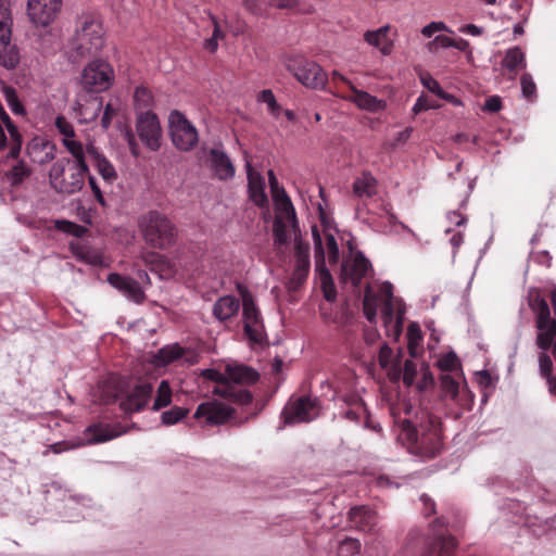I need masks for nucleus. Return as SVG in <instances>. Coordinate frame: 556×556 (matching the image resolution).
Returning <instances> with one entry per match:
<instances>
[{"mask_svg":"<svg viewBox=\"0 0 556 556\" xmlns=\"http://www.w3.org/2000/svg\"><path fill=\"white\" fill-rule=\"evenodd\" d=\"M397 441L407 452L421 459H433L444 448V437L441 419L427 412L420 410L414 419L394 417Z\"/></svg>","mask_w":556,"mask_h":556,"instance_id":"f257e3e1","label":"nucleus"},{"mask_svg":"<svg viewBox=\"0 0 556 556\" xmlns=\"http://www.w3.org/2000/svg\"><path fill=\"white\" fill-rule=\"evenodd\" d=\"M154 387L149 381L139 380L128 386L125 380L111 378L103 389V401L109 404L121 400L119 406L125 413L142 410L150 402Z\"/></svg>","mask_w":556,"mask_h":556,"instance_id":"f03ea898","label":"nucleus"},{"mask_svg":"<svg viewBox=\"0 0 556 556\" xmlns=\"http://www.w3.org/2000/svg\"><path fill=\"white\" fill-rule=\"evenodd\" d=\"M104 47L102 22L92 14L83 15L71 40V58L85 59L97 55Z\"/></svg>","mask_w":556,"mask_h":556,"instance_id":"7ed1b4c3","label":"nucleus"},{"mask_svg":"<svg viewBox=\"0 0 556 556\" xmlns=\"http://www.w3.org/2000/svg\"><path fill=\"white\" fill-rule=\"evenodd\" d=\"M138 227L146 243L153 249L166 250L176 243L178 236L176 225L156 210L141 215Z\"/></svg>","mask_w":556,"mask_h":556,"instance_id":"20e7f679","label":"nucleus"},{"mask_svg":"<svg viewBox=\"0 0 556 556\" xmlns=\"http://www.w3.org/2000/svg\"><path fill=\"white\" fill-rule=\"evenodd\" d=\"M88 173L86 162H72V159L63 157L51 166L49 179L56 192L73 194L81 190Z\"/></svg>","mask_w":556,"mask_h":556,"instance_id":"39448f33","label":"nucleus"},{"mask_svg":"<svg viewBox=\"0 0 556 556\" xmlns=\"http://www.w3.org/2000/svg\"><path fill=\"white\" fill-rule=\"evenodd\" d=\"M320 401L316 396H291L281 412L285 425L311 422L320 415Z\"/></svg>","mask_w":556,"mask_h":556,"instance_id":"423d86ee","label":"nucleus"},{"mask_svg":"<svg viewBox=\"0 0 556 556\" xmlns=\"http://www.w3.org/2000/svg\"><path fill=\"white\" fill-rule=\"evenodd\" d=\"M286 67L305 87L313 89L324 88L328 81L324 70L316 62L304 56H289Z\"/></svg>","mask_w":556,"mask_h":556,"instance_id":"0eeeda50","label":"nucleus"},{"mask_svg":"<svg viewBox=\"0 0 556 556\" xmlns=\"http://www.w3.org/2000/svg\"><path fill=\"white\" fill-rule=\"evenodd\" d=\"M115 79L113 66L104 60L91 61L81 73V85L90 92H103L108 90Z\"/></svg>","mask_w":556,"mask_h":556,"instance_id":"6e6552de","label":"nucleus"},{"mask_svg":"<svg viewBox=\"0 0 556 556\" xmlns=\"http://www.w3.org/2000/svg\"><path fill=\"white\" fill-rule=\"evenodd\" d=\"M169 129L174 146L181 151L192 150L199 142L198 130L181 112H170Z\"/></svg>","mask_w":556,"mask_h":556,"instance_id":"1a4fd4ad","label":"nucleus"},{"mask_svg":"<svg viewBox=\"0 0 556 556\" xmlns=\"http://www.w3.org/2000/svg\"><path fill=\"white\" fill-rule=\"evenodd\" d=\"M201 377L219 384L214 388V394L227 399L236 404L248 405L253 400V395L249 390L239 388L232 383H227L226 371L223 374L217 369L208 368L201 371Z\"/></svg>","mask_w":556,"mask_h":556,"instance_id":"9d476101","label":"nucleus"},{"mask_svg":"<svg viewBox=\"0 0 556 556\" xmlns=\"http://www.w3.org/2000/svg\"><path fill=\"white\" fill-rule=\"evenodd\" d=\"M312 236L315 245L316 271L319 274L323 293L327 301L332 302L337 298V291L331 274L325 263V249L323 245L321 235L317 226L312 227Z\"/></svg>","mask_w":556,"mask_h":556,"instance_id":"9b49d317","label":"nucleus"},{"mask_svg":"<svg viewBox=\"0 0 556 556\" xmlns=\"http://www.w3.org/2000/svg\"><path fill=\"white\" fill-rule=\"evenodd\" d=\"M62 0H27V16L40 27H47L61 12Z\"/></svg>","mask_w":556,"mask_h":556,"instance_id":"f8f14e48","label":"nucleus"},{"mask_svg":"<svg viewBox=\"0 0 556 556\" xmlns=\"http://www.w3.org/2000/svg\"><path fill=\"white\" fill-rule=\"evenodd\" d=\"M136 129L140 140L152 151L160 148L161 126L156 114L151 111L139 114Z\"/></svg>","mask_w":556,"mask_h":556,"instance_id":"ddd939ff","label":"nucleus"},{"mask_svg":"<svg viewBox=\"0 0 556 556\" xmlns=\"http://www.w3.org/2000/svg\"><path fill=\"white\" fill-rule=\"evenodd\" d=\"M243 323L247 337L253 342H261L264 326L261 313L250 294L243 296Z\"/></svg>","mask_w":556,"mask_h":556,"instance_id":"4468645a","label":"nucleus"},{"mask_svg":"<svg viewBox=\"0 0 556 556\" xmlns=\"http://www.w3.org/2000/svg\"><path fill=\"white\" fill-rule=\"evenodd\" d=\"M369 270H371L370 262L362 252H356L352 258L345 260L342 263L341 278L343 281H350L356 289Z\"/></svg>","mask_w":556,"mask_h":556,"instance_id":"2eb2a0df","label":"nucleus"},{"mask_svg":"<svg viewBox=\"0 0 556 556\" xmlns=\"http://www.w3.org/2000/svg\"><path fill=\"white\" fill-rule=\"evenodd\" d=\"M235 415V409L217 401L201 403L194 418L204 419L208 425H224Z\"/></svg>","mask_w":556,"mask_h":556,"instance_id":"dca6fc26","label":"nucleus"},{"mask_svg":"<svg viewBox=\"0 0 556 556\" xmlns=\"http://www.w3.org/2000/svg\"><path fill=\"white\" fill-rule=\"evenodd\" d=\"M443 523L438 519L432 525L433 539L428 543L425 556H454L456 540L441 530Z\"/></svg>","mask_w":556,"mask_h":556,"instance_id":"f3484780","label":"nucleus"},{"mask_svg":"<svg viewBox=\"0 0 556 556\" xmlns=\"http://www.w3.org/2000/svg\"><path fill=\"white\" fill-rule=\"evenodd\" d=\"M108 282L136 303H142L146 299V294L139 282L130 277L112 273L108 276Z\"/></svg>","mask_w":556,"mask_h":556,"instance_id":"a211bd4d","label":"nucleus"},{"mask_svg":"<svg viewBox=\"0 0 556 556\" xmlns=\"http://www.w3.org/2000/svg\"><path fill=\"white\" fill-rule=\"evenodd\" d=\"M181 357L189 364L198 362V354L185 350L179 344L166 345L160 349L153 356V363L157 366H166Z\"/></svg>","mask_w":556,"mask_h":556,"instance_id":"6ab92c4d","label":"nucleus"},{"mask_svg":"<svg viewBox=\"0 0 556 556\" xmlns=\"http://www.w3.org/2000/svg\"><path fill=\"white\" fill-rule=\"evenodd\" d=\"M391 25L387 24L375 30H366L364 40L369 46L377 48L382 55H390L394 50V40L389 37Z\"/></svg>","mask_w":556,"mask_h":556,"instance_id":"aec40b11","label":"nucleus"},{"mask_svg":"<svg viewBox=\"0 0 556 556\" xmlns=\"http://www.w3.org/2000/svg\"><path fill=\"white\" fill-rule=\"evenodd\" d=\"M208 161L212 170L219 180H228L235 176V166L224 151L217 148L211 149Z\"/></svg>","mask_w":556,"mask_h":556,"instance_id":"412c9836","label":"nucleus"},{"mask_svg":"<svg viewBox=\"0 0 556 556\" xmlns=\"http://www.w3.org/2000/svg\"><path fill=\"white\" fill-rule=\"evenodd\" d=\"M349 520L351 525L364 532H371L378 521L376 511L367 506H355L349 511Z\"/></svg>","mask_w":556,"mask_h":556,"instance_id":"4be33fe9","label":"nucleus"},{"mask_svg":"<svg viewBox=\"0 0 556 556\" xmlns=\"http://www.w3.org/2000/svg\"><path fill=\"white\" fill-rule=\"evenodd\" d=\"M405 308L401 300L386 299L381 308V317L386 327L393 325L396 332L401 331Z\"/></svg>","mask_w":556,"mask_h":556,"instance_id":"5701e85b","label":"nucleus"},{"mask_svg":"<svg viewBox=\"0 0 556 556\" xmlns=\"http://www.w3.org/2000/svg\"><path fill=\"white\" fill-rule=\"evenodd\" d=\"M342 99L352 101L359 109L367 110L369 112H378L384 108L383 101L370 93L356 89L355 86H351L349 93H338Z\"/></svg>","mask_w":556,"mask_h":556,"instance_id":"b1692460","label":"nucleus"},{"mask_svg":"<svg viewBox=\"0 0 556 556\" xmlns=\"http://www.w3.org/2000/svg\"><path fill=\"white\" fill-rule=\"evenodd\" d=\"M227 383L233 382L236 384H251L260 379V375L252 367L245 365H230L226 366Z\"/></svg>","mask_w":556,"mask_h":556,"instance_id":"393cba45","label":"nucleus"},{"mask_svg":"<svg viewBox=\"0 0 556 556\" xmlns=\"http://www.w3.org/2000/svg\"><path fill=\"white\" fill-rule=\"evenodd\" d=\"M86 152L105 182L112 184L117 179V173L113 164L94 146H88Z\"/></svg>","mask_w":556,"mask_h":556,"instance_id":"a878e982","label":"nucleus"},{"mask_svg":"<svg viewBox=\"0 0 556 556\" xmlns=\"http://www.w3.org/2000/svg\"><path fill=\"white\" fill-rule=\"evenodd\" d=\"M377 179L369 173L363 172L353 182V194L358 199H370L377 193Z\"/></svg>","mask_w":556,"mask_h":556,"instance_id":"bb28decb","label":"nucleus"},{"mask_svg":"<svg viewBox=\"0 0 556 556\" xmlns=\"http://www.w3.org/2000/svg\"><path fill=\"white\" fill-rule=\"evenodd\" d=\"M239 301L231 296L220 298L213 307V315L220 321L230 319L239 311Z\"/></svg>","mask_w":556,"mask_h":556,"instance_id":"cd10ccee","label":"nucleus"},{"mask_svg":"<svg viewBox=\"0 0 556 556\" xmlns=\"http://www.w3.org/2000/svg\"><path fill=\"white\" fill-rule=\"evenodd\" d=\"M274 199L277 206L276 217H281L285 222H291L294 226L296 222L295 210L285 189H281L280 193H276Z\"/></svg>","mask_w":556,"mask_h":556,"instance_id":"c85d7f7f","label":"nucleus"},{"mask_svg":"<svg viewBox=\"0 0 556 556\" xmlns=\"http://www.w3.org/2000/svg\"><path fill=\"white\" fill-rule=\"evenodd\" d=\"M71 249L78 260L87 264L92 266H102L104 264L103 255L97 249H93L87 244H71Z\"/></svg>","mask_w":556,"mask_h":556,"instance_id":"c756f323","label":"nucleus"},{"mask_svg":"<svg viewBox=\"0 0 556 556\" xmlns=\"http://www.w3.org/2000/svg\"><path fill=\"white\" fill-rule=\"evenodd\" d=\"M87 433L89 435V441L91 443H100L117 438L121 432L116 431L108 424H94L87 428Z\"/></svg>","mask_w":556,"mask_h":556,"instance_id":"7c9ffc66","label":"nucleus"},{"mask_svg":"<svg viewBox=\"0 0 556 556\" xmlns=\"http://www.w3.org/2000/svg\"><path fill=\"white\" fill-rule=\"evenodd\" d=\"M248 177H249V192L251 200L257 205L263 206L267 203V195L265 193V185L262 177L254 178L252 176V167L248 163Z\"/></svg>","mask_w":556,"mask_h":556,"instance_id":"2f4dec72","label":"nucleus"},{"mask_svg":"<svg viewBox=\"0 0 556 556\" xmlns=\"http://www.w3.org/2000/svg\"><path fill=\"white\" fill-rule=\"evenodd\" d=\"M54 147L48 142H30L27 146V154L34 162L45 164L53 160Z\"/></svg>","mask_w":556,"mask_h":556,"instance_id":"473e14b6","label":"nucleus"},{"mask_svg":"<svg viewBox=\"0 0 556 556\" xmlns=\"http://www.w3.org/2000/svg\"><path fill=\"white\" fill-rule=\"evenodd\" d=\"M309 260H295L294 269L288 282L290 290L296 291L306 281L309 273Z\"/></svg>","mask_w":556,"mask_h":556,"instance_id":"72a5a7b5","label":"nucleus"},{"mask_svg":"<svg viewBox=\"0 0 556 556\" xmlns=\"http://www.w3.org/2000/svg\"><path fill=\"white\" fill-rule=\"evenodd\" d=\"M502 65L510 73L516 74L519 67L526 66L525 53L519 47L508 49Z\"/></svg>","mask_w":556,"mask_h":556,"instance_id":"f704fd0d","label":"nucleus"},{"mask_svg":"<svg viewBox=\"0 0 556 556\" xmlns=\"http://www.w3.org/2000/svg\"><path fill=\"white\" fill-rule=\"evenodd\" d=\"M269 5L300 14H311L313 12V7L302 0H270Z\"/></svg>","mask_w":556,"mask_h":556,"instance_id":"c9c22d12","label":"nucleus"},{"mask_svg":"<svg viewBox=\"0 0 556 556\" xmlns=\"http://www.w3.org/2000/svg\"><path fill=\"white\" fill-rule=\"evenodd\" d=\"M20 63V52L16 46L2 45L0 48V65L7 70H14Z\"/></svg>","mask_w":556,"mask_h":556,"instance_id":"e433bc0d","label":"nucleus"},{"mask_svg":"<svg viewBox=\"0 0 556 556\" xmlns=\"http://www.w3.org/2000/svg\"><path fill=\"white\" fill-rule=\"evenodd\" d=\"M31 174L30 167L23 161L18 160L15 165L7 173V178L11 186H20Z\"/></svg>","mask_w":556,"mask_h":556,"instance_id":"4c0bfd02","label":"nucleus"},{"mask_svg":"<svg viewBox=\"0 0 556 556\" xmlns=\"http://www.w3.org/2000/svg\"><path fill=\"white\" fill-rule=\"evenodd\" d=\"M173 391L167 380H162L156 389L152 409L160 410L172 403Z\"/></svg>","mask_w":556,"mask_h":556,"instance_id":"58836bf2","label":"nucleus"},{"mask_svg":"<svg viewBox=\"0 0 556 556\" xmlns=\"http://www.w3.org/2000/svg\"><path fill=\"white\" fill-rule=\"evenodd\" d=\"M378 298L367 285L363 299V312L369 323L376 321Z\"/></svg>","mask_w":556,"mask_h":556,"instance_id":"ea45409f","label":"nucleus"},{"mask_svg":"<svg viewBox=\"0 0 556 556\" xmlns=\"http://www.w3.org/2000/svg\"><path fill=\"white\" fill-rule=\"evenodd\" d=\"M134 103L137 110H148L153 104V94L150 89L144 86L136 88L134 93Z\"/></svg>","mask_w":556,"mask_h":556,"instance_id":"a19ab883","label":"nucleus"},{"mask_svg":"<svg viewBox=\"0 0 556 556\" xmlns=\"http://www.w3.org/2000/svg\"><path fill=\"white\" fill-rule=\"evenodd\" d=\"M2 92L10 110L16 115H24L25 109L18 99L16 90L11 86H4Z\"/></svg>","mask_w":556,"mask_h":556,"instance_id":"79ce46f5","label":"nucleus"},{"mask_svg":"<svg viewBox=\"0 0 556 556\" xmlns=\"http://www.w3.org/2000/svg\"><path fill=\"white\" fill-rule=\"evenodd\" d=\"M257 101L267 104L268 112L274 117H278L281 111V106L276 101L274 92L270 89L262 90L257 96Z\"/></svg>","mask_w":556,"mask_h":556,"instance_id":"37998d69","label":"nucleus"},{"mask_svg":"<svg viewBox=\"0 0 556 556\" xmlns=\"http://www.w3.org/2000/svg\"><path fill=\"white\" fill-rule=\"evenodd\" d=\"M63 144L72 154V162H86L83 143L74 140V137L63 138Z\"/></svg>","mask_w":556,"mask_h":556,"instance_id":"c03bdc74","label":"nucleus"},{"mask_svg":"<svg viewBox=\"0 0 556 556\" xmlns=\"http://www.w3.org/2000/svg\"><path fill=\"white\" fill-rule=\"evenodd\" d=\"M55 228L76 238L85 236L88 231L85 226L65 219L55 220Z\"/></svg>","mask_w":556,"mask_h":556,"instance_id":"a18cd8bd","label":"nucleus"},{"mask_svg":"<svg viewBox=\"0 0 556 556\" xmlns=\"http://www.w3.org/2000/svg\"><path fill=\"white\" fill-rule=\"evenodd\" d=\"M189 414V409L175 406L169 410L162 414V422L166 426H172L182 420Z\"/></svg>","mask_w":556,"mask_h":556,"instance_id":"49530a36","label":"nucleus"},{"mask_svg":"<svg viewBox=\"0 0 556 556\" xmlns=\"http://www.w3.org/2000/svg\"><path fill=\"white\" fill-rule=\"evenodd\" d=\"M290 222H285L281 217H276L273 225V232L275 243L282 245L288 242V224Z\"/></svg>","mask_w":556,"mask_h":556,"instance_id":"de8ad7c7","label":"nucleus"},{"mask_svg":"<svg viewBox=\"0 0 556 556\" xmlns=\"http://www.w3.org/2000/svg\"><path fill=\"white\" fill-rule=\"evenodd\" d=\"M531 299H533L531 301V307L536 314V319H545L547 317H551L549 306L544 298L536 294Z\"/></svg>","mask_w":556,"mask_h":556,"instance_id":"09e8293b","label":"nucleus"},{"mask_svg":"<svg viewBox=\"0 0 556 556\" xmlns=\"http://www.w3.org/2000/svg\"><path fill=\"white\" fill-rule=\"evenodd\" d=\"M331 83L336 87L334 94L339 97L338 93H349L351 91V86H354L351 80L340 74L338 71H333L331 73Z\"/></svg>","mask_w":556,"mask_h":556,"instance_id":"8fccbe9b","label":"nucleus"},{"mask_svg":"<svg viewBox=\"0 0 556 556\" xmlns=\"http://www.w3.org/2000/svg\"><path fill=\"white\" fill-rule=\"evenodd\" d=\"M441 388L446 395L455 400L458 395L459 384L451 375H442L440 378Z\"/></svg>","mask_w":556,"mask_h":556,"instance_id":"3c124183","label":"nucleus"},{"mask_svg":"<svg viewBox=\"0 0 556 556\" xmlns=\"http://www.w3.org/2000/svg\"><path fill=\"white\" fill-rule=\"evenodd\" d=\"M439 368L442 371L452 372L460 368V362L455 353L450 352L446 355H444L442 358L438 362Z\"/></svg>","mask_w":556,"mask_h":556,"instance_id":"603ef678","label":"nucleus"},{"mask_svg":"<svg viewBox=\"0 0 556 556\" xmlns=\"http://www.w3.org/2000/svg\"><path fill=\"white\" fill-rule=\"evenodd\" d=\"M521 90L525 98L532 100L536 97V85L530 74L525 73L520 79Z\"/></svg>","mask_w":556,"mask_h":556,"instance_id":"864d4df0","label":"nucleus"},{"mask_svg":"<svg viewBox=\"0 0 556 556\" xmlns=\"http://www.w3.org/2000/svg\"><path fill=\"white\" fill-rule=\"evenodd\" d=\"M326 248L330 264H337L340 258L339 247L336 238L331 233L326 235Z\"/></svg>","mask_w":556,"mask_h":556,"instance_id":"5fc2aeb1","label":"nucleus"},{"mask_svg":"<svg viewBox=\"0 0 556 556\" xmlns=\"http://www.w3.org/2000/svg\"><path fill=\"white\" fill-rule=\"evenodd\" d=\"M54 125L58 131L63 135L64 138L75 137L73 125L63 115L56 116Z\"/></svg>","mask_w":556,"mask_h":556,"instance_id":"6e6d98bb","label":"nucleus"},{"mask_svg":"<svg viewBox=\"0 0 556 556\" xmlns=\"http://www.w3.org/2000/svg\"><path fill=\"white\" fill-rule=\"evenodd\" d=\"M539 370L540 375L545 379L553 376V362L546 352H541L539 355Z\"/></svg>","mask_w":556,"mask_h":556,"instance_id":"4d7b16f0","label":"nucleus"},{"mask_svg":"<svg viewBox=\"0 0 556 556\" xmlns=\"http://www.w3.org/2000/svg\"><path fill=\"white\" fill-rule=\"evenodd\" d=\"M359 549L361 543L356 539L348 538L340 545V554L343 556L357 554Z\"/></svg>","mask_w":556,"mask_h":556,"instance_id":"13d9d810","label":"nucleus"},{"mask_svg":"<svg viewBox=\"0 0 556 556\" xmlns=\"http://www.w3.org/2000/svg\"><path fill=\"white\" fill-rule=\"evenodd\" d=\"M119 108L113 103H108L104 106L103 115L101 118V126L104 129H109L112 124V119L117 115Z\"/></svg>","mask_w":556,"mask_h":556,"instance_id":"bf43d9fd","label":"nucleus"},{"mask_svg":"<svg viewBox=\"0 0 556 556\" xmlns=\"http://www.w3.org/2000/svg\"><path fill=\"white\" fill-rule=\"evenodd\" d=\"M555 337L556 333L553 332H539L536 336V345L542 350V352H546L553 346L554 342L556 341L554 340Z\"/></svg>","mask_w":556,"mask_h":556,"instance_id":"052dcab7","label":"nucleus"},{"mask_svg":"<svg viewBox=\"0 0 556 556\" xmlns=\"http://www.w3.org/2000/svg\"><path fill=\"white\" fill-rule=\"evenodd\" d=\"M437 31L453 33L444 22H431L421 29V35L426 38H430Z\"/></svg>","mask_w":556,"mask_h":556,"instance_id":"680f3d73","label":"nucleus"},{"mask_svg":"<svg viewBox=\"0 0 556 556\" xmlns=\"http://www.w3.org/2000/svg\"><path fill=\"white\" fill-rule=\"evenodd\" d=\"M10 17V10H7L3 17H0V43L8 45L11 39V30L8 26V20Z\"/></svg>","mask_w":556,"mask_h":556,"instance_id":"e2e57ef3","label":"nucleus"},{"mask_svg":"<svg viewBox=\"0 0 556 556\" xmlns=\"http://www.w3.org/2000/svg\"><path fill=\"white\" fill-rule=\"evenodd\" d=\"M10 124H13V122L11 121L9 114L3 110V108L0 106V150L5 149L7 147V136L2 125L8 127Z\"/></svg>","mask_w":556,"mask_h":556,"instance_id":"0e129e2a","label":"nucleus"},{"mask_svg":"<svg viewBox=\"0 0 556 556\" xmlns=\"http://www.w3.org/2000/svg\"><path fill=\"white\" fill-rule=\"evenodd\" d=\"M88 182H89L90 189L92 191V194H93L96 201L101 206L105 207L106 206V201L104 199L103 192H102L100 186L98 185L96 178L92 177V176H89L88 177Z\"/></svg>","mask_w":556,"mask_h":556,"instance_id":"69168bd1","label":"nucleus"},{"mask_svg":"<svg viewBox=\"0 0 556 556\" xmlns=\"http://www.w3.org/2000/svg\"><path fill=\"white\" fill-rule=\"evenodd\" d=\"M454 45V39L445 35H438L432 41L428 43L429 51H434L437 46L442 48H451Z\"/></svg>","mask_w":556,"mask_h":556,"instance_id":"338daca9","label":"nucleus"},{"mask_svg":"<svg viewBox=\"0 0 556 556\" xmlns=\"http://www.w3.org/2000/svg\"><path fill=\"white\" fill-rule=\"evenodd\" d=\"M536 327L539 332H553L556 333V319L547 317L545 319H536Z\"/></svg>","mask_w":556,"mask_h":556,"instance_id":"774afa93","label":"nucleus"}]
</instances>
